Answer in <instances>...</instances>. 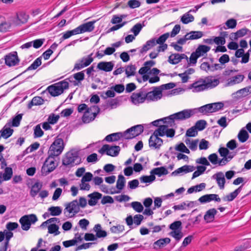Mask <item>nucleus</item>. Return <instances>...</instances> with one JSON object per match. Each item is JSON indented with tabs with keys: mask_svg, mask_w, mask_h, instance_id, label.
<instances>
[{
	"mask_svg": "<svg viewBox=\"0 0 251 251\" xmlns=\"http://www.w3.org/2000/svg\"><path fill=\"white\" fill-rule=\"evenodd\" d=\"M69 87V83L65 80H63L49 86L47 91L51 96L56 97L62 94L64 90L68 89Z\"/></svg>",
	"mask_w": 251,
	"mask_h": 251,
	"instance_id": "nucleus-2",
	"label": "nucleus"
},
{
	"mask_svg": "<svg viewBox=\"0 0 251 251\" xmlns=\"http://www.w3.org/2000/svg\"><path fill=\"white\" fill-rule=\"evenodd\" d=\"M217 213V211L215 208H211L207 210L204 216V219L206 223H210L214 220L215 216Z\"/></svg>",
	"mask_w": 251,
	"mask_h": 251,
	"instance_id": "nucleus-21",
	"label": "nucleus"
},
{
	"mask_svg": "<svg viewBox=\"0 0 251 251\" xmlns=\"http://www.w3.org/2000/svg\"><path fill=\"white\" fill-rule=\"evenodd\" d=\"M77 110L79 113H81L84 110H85L84 113H90L92 111V107H88V106L85 103L80 104L77 107Z\"/></svg>",
	"mask_w": 251,
	"mask_h": 251,
	"instance_id": "nucleus-58",
	"label": "nucleus"
},
{
	"mask_svg": "<svg viewBox=\"0 0 251 251\" xmlns=\"http://www.w3.org/2000/svg\"><path fill=\"white\" fill-rule=\"evenodd\" d=\"M56 157L48 154V157L46 158L42 167L41 172L43 175L47 176L54 171L57 167L58 163L55 162V157Z\"/></svg>",
	"mask_w": 251,
	"mask_h": 251,
	"instance_id": "nucleus-3",
	"label": "nucleus"
},
{
	"mask_svg": "<svg viewBox=\"0 0 251 251\" xmlns=\"http://www.w3.org/2000/svg\"><path fill=\"white\" fill-rule=\"evenodd\" d=\"M168 127V125L159 126V127L154 131L152 135L157 137H162L165 135V130L166 129V128Z\"/></svg>",
	"mask_w": 251,
	"mask_h": 251,
	"instance_id": "nucleus-35",
	"label": "nucleus"
},
{
	"mask_svg": "<svg viewBox=\"0 0 251 251\" xmlns=\"http://www.w3.org/2000/svg\"><path fill=\"white\" fill-rule=\"evenodd\" d=\"M176 150L181 152H184L187 154L190 153V151L187 148L183 143H180L176 146Z\"/></svg>",
	"mask_w": 251,
	"mask_h": 251,
	"instance_id": "nucleus-52",
	"label": "nucleus"
},
{
	"mask_svg": "<svg viewBox=\"0 0 251 251\" xmlns=\"http://www.w3.org/2000/svg\"><path fill=\"white\" fill-rule=\"evenodd\" d=\"M127 5L130 8L134 9L139 7L141 2L139 0H129L127 2Z\"/></svg>",
	"mask_w": 251,
	"mask_h": 251,
	"instance_id": "nucleus-63",
	"label": "nucleus"
},
{
	"mask_svg": "<svg viewBox=\"0 0 251 251\" xmlns=\"http://www.w3.org/2000/svg\"><path fill=\"white\" fill-rule=\"evenodd\" d=\"M125 229V227L123 225H118L114 226L110 228V231L112 233H118L123 231Z\"/></svg>",
	"mask_w": 251,
	"mask_h": 251,
	"instance_id": "nucleus-60",
	"label": "nucleus"
},
{
	"mask_svg": "<svg viewBox=\"0 0 251 251\" xmlns=\"http://www.w3.org/2000/svg\"><path fill=\"white\" fill-rule=\"evenodd\" d=\"M59 226L55 224H50L48 226V232L50 234L54 233L55 235H57L60 233L58 231Z\"/></svg>",
	"mask_w": 251,
	"mask_h": 251,
	"instance_id": "nucleus-45",
	"label": "nucleus"
},
{
	"mask_svg": "<svg viewBox=\"0 0 251 251\" xmlns=\"http://www.w3.org/2000/svg\"><path fill=\"white\" fill-rule=\"evenodd\" d=\"M245 76L243 75H238L228 79L227 85L231 86L243 81Z\"/></svg>",
	"mask_w": 251,
	"mask_h": 251,
	"instance_id": "nucleus-27",
	"label": "nucleus"
},
{
	"mask_svg": "<svg viewBox=\"0 0 251 251\" xmlns=\"http://www.w3.org/2000/svg\"><path fill=\"white\" fill-rule=\"evenodd\" d=\"M155 179V176L151 174V175L143 176L140 177V180L141 182L143 183H151Z\"/></svg>",
	"mask_w": 251,
	"mask_h": 251,
	"instance_id": "nucleus-46",
	"label": "nucleus"
},
{
	"mask_svg": "<svg viewBox=\"0 0 251 251\" xmlns=\"http://www.w3.org/2000/svg\"><path fill=\"white\" fill-rule=\"evenodd\" d=\"M174 116H171V115L165 117L164 118L160 119L161 120V122H163V123H167L168 124V126H172L173 125H174L175 124V120L173 118Z\"/></svg>",
	"mask_w": 251,
	"mask_h": 251,
	"instance_id": "nucleus-51",
	"label": "nucleus"
},
{
	"mask_svg": "<svg viewBox=\"0 0 251 251\" xmlns=\"http://www.w3.org/2000/svg\"><path fill=\"white\" fill-rule=\"evenodd\" d=\"M170 235L173 236L177 241H179L183 237V233L181 230L173 231L171 232Z\"/></svg>",
	"mask_w": 251,
	"mask_h": 251,
	"instance_id": "nucleus-57",
	"label": "nucleus"
},
{
	"mask_svg": "<svg viewBox=\"0 0 251 251\" xmlns=\"http://www.w3.org/2000/svg\"><path fill=\"white\" fill-rule=\"evenodd\" d=\"M142 27L143 25L140 23H138L132 27L130 31L134 33V36H136L139 34Z\"/></svg>",
	"mask_w": 251,
	"mask_h": 251,
	"instance_id": "nucleus-59",
	"label": "nucleus"
},
{
	"mask_svg": "<svg viewBox=\"0 0 251 251\" xmlns=\"http://www.w3.org/2000/svg\"><path fill=\"white\" fill-rule=\"evenodd\" d=\"M41 58L42 57L40 56L35 59L34 62L27 68L25 71L36 69L41 65Z\"/></svg>",
	"mask_w": 251,
	"mask_h": 251,
	"instance_id": "nucleus-41",
	"label": "nucleus"
},
{
	"mask_svg": "<svg viewBox=\"0 0 251 251\" xmlns=\"http://www.w3.org/2000/svg\"><path fill=\"white\" fill-rule=\"evenodd\" d=\"M171 242V239L169 238L166 237L165 238L160 239L155 241L153 244V249L157 250V246L159 248H162L165 244H169Z\"/></svg>",
	"mask_w": 251,
	"mask_h": 251,
	"instance_id": "nucleus-28",
	"label": "nucleus"
},
{
	"mask_svg": "<svg viewBox=\"0 0 251 251\" xmlns=\"http://www.w3.org/2000/svg\"><path fill=\"white\" fill-rule=\"evenodd\" d=\"M44 134V131L42 130L40 125H37L34 128V137L38 138L41 137Z\"/></svg>",
	"mask_w": 251,
	"mask_h": 251,
	"instance_id": "nucleus-55",
	"label": "nucleus"
},
{
	"mask_svg": "<svg viewBox=\"0 0 251 251\" xmlns=\"http://www.w3.org/2000/svg\"><path fill=\"white\" fill-rule=\"evenodd\" d=\"M16 18L22 24H25L27 22L29 15L25 12L20 11L16 13Z\"/></svg>",
	"mask_w": 251,
	"mask_h": 251,
	"instance_id": "nucleus-30",
	"label": "nucleus"
},
{
	"mask_svg": "<svg viewBox=\"0 0 251 251\" xmlns=\"http://www.w3.org/2000/svg\"><path fill=\"white\" fill-rule=\"evenodd\" d=\"M194 20V16L190 14L189 12H187L181 18V21L184 24H187L190 22H192Z\"/></svg>",
	"mask_w": 251,
	"mask_h": 251,
	"instance_id": "nucleus-39",
	"label": "nucleus"
},
{
	"mask_svg": "<svg viewBox=\"0 0 251 251\" xmlns=\"http://www.w3.org/2000/svg\"><path fill=\"white\" fill-rule=\"evenodd\" d=\"M207 125L206 122L204 120H200L198 121L194 126L199 131L203 130Z\"/></svg>",
	"mask_w": 251,
	"mask_h": 251,
	"instance_id": "nucleus-47",
	"label": "nucleus"
},
{
	"mask_svg": "<svg viewBox=\"0 0 251 251\" xmlns=\"http://www.w3.org/2000/svg\"><path fill=\"white\" fill-rule=\"evenodd\" d=\"M136 67L135 65L130 64L126 66L125 73L127 77L133 76L135 74Z\"/></svg>",
	"mask_w": 251,
	"mask_h": 251,
	"instance_id": "nucleus-38",
	"label": "nucleus"
},
{
	"mask_svg": "<svg viewBox=\"0 0 251 251\" xmlns=\"http://www.w3.org/2000/svg\"><path fill=\"white\" fill-rule=\"evenodd\" d=\"M13 175L12 169L11 167H6L4 172L2 175L4 180H8L11 179Z\"/></svg>",
	"mask_w": 251,
	"mask_h": 251,
	"instance_id": "nucleus-42",
	"label": "nucleus"
},
{
	"mask_svg": "<svg viewBox=\"0 0 251 251\" xmlns=\"http://www.w3.org/2000/svg\"><path fill=\"white\" fill-rule=\"evenodd\" d=\"M22 114H18L12 119V126H18L22 119Z\"/></svg>",
	"mask_w": 251,
	"mask_h": 251,
	"instance_id": "nucleus-56",
	"label": "nucleus"
},
{
	"mask_svg": "<svg viewBox=\"0 0 251 251\" xmlns=\"http://www.w3.org/2000/svg\"><path fill=\"white\" fill-rule=\"evenodd\" d=\"M100 224H97L94 227V230L96 232V236L98 238H104L107 236V232L105 230L101 229Z\"/></svg>",
	"mask_w": 251,
	"mask_h": 251,
	"instance_id": "nucleus-32",
	"label": "nucleus"
},
{
	"mask_svg": "<svg viewBox=\"0 0 251 251\" xmlns=\"http://www.w3.org/2000/svg\"><path fill=\"white\" fill-rule=\"evenodd\" d=\"M64 148L63 140L61 138H57L50 147L48 154H50L55 156H58L63 151Z\"/></svg>",
	"mask_w": 251,
	"mask_h": 251,
	"instance_id": "nucleus-5",
	"label": "nucleus"
},
{
	"mask_svg": "<svg viewBox=\"0 0 251 251\" xmlns=\"http://www.w3.org/2000/svg\"><path fill=\"white\" fill-rule=\"evenodd\" d=\"M88 197L90 198L88 200V204L93 206L96 205L98 201L101 198L102 194L98 192H94L89 194Z\"/></svg>",
	"mask_w": 251,
	"mask_h": 251,
	"instance_id": "nucleus-19",
	"label": "nucleus"
},
{
	"mask_svg": "<svg viewBox=\"0 0 251 251\" xmlns=\"http://www.w3.org/2000/svg\"><path fill=\"white\" fill-rule=\"evenodd\" d=\"M170 33L167 32L161 35L157 40L155 38V41L156 44H163L166 40L169 38Z\"/></svg>",
	"mask_w": 251,
	"mask_h": 251,
	"instance_id": "nucleus-53",
	"label": "nucleus"
},
{
	"mask_svg": "<svg viewBox=\"0 0 251 251\" xmlns=\"http://www.w3.org/2000/svg\"><path fill=\"white\" fill-rule=\"evenodd\" d=\"M95 22V21H90L80 25L79 26L81 33L92 31L95 28L94 24Z\"/></svg>",
	"mask_w": 251,
	"mask_h": 251,
	"instance_id": "nucleus-20",
	"label": "nucleus"
},
{
	"mask_svg": "<svg viewBox=\"0 0 251 251\" xmlns=\"http://www.w3.org/2000/svg\"><path fill=\"white\" fill-rule=\"evenodd\" d=\"M199 55L196 52H193L190 56L189 62H188V66H191V64L195 65L197 63V59L199 57Z\"/></svg>",
	"mask_w": 251,
	"mask_h": 251,
	"instance_id": "nucleus-54",
	"label": "nucleus"
},
{
	"mask_svg": "<svg viewBox=\"0 0 251 251\" xmlns=\"http://www.w3.org/2000/svg\"><path fill=\"white\" fill-rule=\"evenodd\" d=\"M208 159L209 160V161L213 164H217L218 163V157L216 153H212L210 154L208 157Z\"/></svg>",
	"mask_w": 251,
	"mask_h": 251,
	"instance_id": "nucleus-64",
	"label": "nucleus"
},
{
	"mask_svg": "<svg viewBox=\"0 0 251 251\" xmlns=\"http://www.w3.org/2000/svg\"><path fill=\"white\" fill-rule=\"evenodd\" d=\"M168 61L170 63L173 65L178 63L180 61H181V59L179 57V54H172L169 57Z\"/></svg>",
	"mask_w": 251,
	"mask_h": 251,
	"instance_id": "nucleus-40",
	"label": "nucleus"
},
{
	"mask_svg": "<svg viewBox=\"0 0 251 251\" xmlns=\"http://www.w3.org/2000/svg\"><path fill=\"white\" fill-rule=\"evenodd\" d=\"M163 140L159 137L151 135L149 140V144L150 148L159 149L162 145Z\"/></svg>",
	"mask_w": 251,
	"mask_h": 251,
	"instance_id": "nucleus-14",
	"label": "nucleus"
},
{
	"mask_svg": "<svg viewBox=\"0 0 251 251\" xmlns=\"http://www.w3.org/2000/svg\"><path fill=\"white\" fill-rule=\"evenodd\" d=\"M114 66V64L112 61H101L98 64L97 67L100 70L109 72L113 70Z\"/></svg>",
	"mask_w": 251,
	"mask_h": 251,
	"instance_id": "nucleus-17",
	"label": "nucleus"
},
{
	"mask_svg": "<svg viewBox=\"0 0 251 251\" xmlns=\"http://www.w3.org/2000/svg\"><path fill=\"white\" fill-rule=\"evenodd\" d=\"M93 53H91L87 57H83L81 59L78 60L75 64L73 71L80 70L84 67L88 66L94 60L92 57Z\"/></svg>",
	"mask_w": 251,
	"mask_h": 251,
	"instance_id": "nucleus-10",
	"label": "nucleus"
},
{
	"mask_svg": "<svg viewBox=\"0 0 251 251\" xmlns=\"http://www.w3.org/2000/svg\"><path fill=\"white\" fill-rule=\"evenodd\" d=\"M251 93V86H249L237 91L234 97L239 99L248 96Z\"/></svg>",
	"mask_w": 251,
	"mask_h": 251,
	"instance_id": "nucleus-24",
	"label": "nucleus"
},
{
	"mask_svg": "<svg viewBox=\"0 0 251 251\" xmlns=\"http://www.w3.org/2000/svg\"><path fill=\"white\" fill-rule=\"evenodd\" d=\"M8 125L9 126H11V124L10 123H7L6 124V125L3 127L2 130H1L0 131V136L1 137H3L5 139H7L9 138L11 135L12 134L14 130L13 129H11L10 127H7V126Z\"/></svg>",
	"mask_w": 251,
	"mask_h": 251,
	"instance_id": "nucleus-25",
	"label": "nucleus"
},
{
	"mask_svg": "<svg viewBox=\"0 0 251 251\" xmlns=\"http://www.w3.org/2000/svg\"><path fill=\"white\" fill-rule=\"evenodd\" d=\"M169 228L174 231L181 230L182 223L180 221H175L170 225Z\"/></svg>",
	"mask_w": 251,
	"mask_h": 251,
	"instance_id": "nucleus-44",
	"label": "nucleus"
},
{
	"mask_svg": "<svg viewBox=\"0 0 251 251\" xmlns=\"http://www.w3.org/2000/svg\"><path fill=\"white\" fill-rule=\"evenodd\" d=\"M243 185H241L239 187L236 189L232 193L228 195H227L225 197L223 198V199L225 201H231L234 200L237 195L240 193L242 189Z\"/></svg>",
	"mask_w": 251,
	"mask_h": 251,
	"instance_id": "nucleus-22",
	"label": "nucleus"
},
{
	"mask_svg": "<svg viewBox=\"0 0 251 251\" xmlns=\"http://www.w3.org/2000/svg\"><path fill=\"white\" fill-rule=\"evenodd\" d=\"M248 31L249 30L247 28H242L237 31L235 33H232L231 37H233L234 40H236L238 38L243 37L247 34Z\"/></svg>",
	"mask_w": 251,
	"mask_h": 251,
	"instance_id": "nucleus-36",
	"label": "nucleus"
},
{
	"mask_svg": "<svg viewBox=\"0 0 251 251\" xmlns=\"http://www.w3.org/2000/svg\"><path fill=\"white\" fill-rule=\"evenodd\" d=\"M251 245L249 241L243 243L242 245L237 246L234 248V251H245L246 249L250 248Z\"/></svg>",
	"mask_w": 251,
	"mask_h": 251,
	"instance_id": "nucleus-48",
	"label": "nucleus"
},
{
	"mask_svg": "<svg viewBox=\"0 0 251 251\" xmlns=\"http://www.w3.org/2000/svg\"><path fill=\"white\" fill-rule=\"evenodd\" d=\"M81 159L79 156L77 151H69L66 155L65 157L62 160V164L64 166H74V165H78L81 163Z\"/></svg>",
	"mask_w": 251,
	"mask_h": 251,
	"instance_id": "nucleus-4",
	"label": "nucleus"
},
{
	"mask_svg": "<svg viewBox=\"0 0 251 251\" xmlns=\"http://www.w3.org/2000/svg\"><path fill=\"white\" fill-rule=\"evenodd\" d=\"M145 88H142L138 93H133L130 97L131 102L134 104L143 103L146 100Z\"/></svg>",
	"mask_w": 251,
	"mask_h": 251,
	"instance_id": "nucleus-13",
	"label": "nucleus"
},
{
	"mask_svg": "<svg viewBox=\"0 0 251 251\" xmlns=\"http://www.w3.org/2000/svg\"><path fill=\"white\" fill-rule=\"evenodd\" d=\"M5 63L9 67L15 66L19 64L20 59L16 51H12L4 56Z\"/></svg>",
	"mask_w": 251,
	"mask_h": 251,
	"instance_id": "nucleus-11",
	"label": "nucleus"
},
{
	"mask_svg": "<svg viewBox=\"0 0 251 251\" xmlns=\"http://www.w3.org/2000/svg\"><path fill=\"white\" fill-rule=\"evenodd\" d=\"M50 211V214L51 216H58L62 213V209L59 206H51L48 209Z\"/></svg>",
	"mask_w": 251,
	"mask_h": 251,
	"instance_id": "nucleus-43",
	"label": "nucleus"
},
{
	"mask_svg": "<svg viewBox=\"0 0 251 251\" xmlns=\"http://www.w3.org/2000/svg\"><path fill=\"white\" fill-rule=\"evenodd\" d=\"M249 138L248 132L244 128H242L238 134V138L241 143L245 142Z\"/></svg>",
	"mask_w": 251,
	"mask_h": 251,
	"instance_id": "nucleus-33",
	"label": "nucleus"
},
{
	"mask_svg": "<svg viewBox=\"0 0 251 251\" xmlns=\"http://www.w3.org/2000/svg\"><path fill=\"white\" fill-rule=\"evenodd\" d=\"M219 83L218 79H213V76H209L205 79L200 78L197 81L191 84L190 89H193V92H199L203 91L208 88H213L217 86Z\"/></svg>",
	"mask_w": 251,
	"mask_h": 251,
	"instance_id": "nucleus-1",
	"label": "nucleus"
},
{
	"mask_svg": "<svg viewBox=\"0 0 251 251\" xmlns=\"http://www.w3.org/2000/svg\"><path fill=\"white\" fill-rule=\"evenodd\" d=\"M84 72L85 71H82L74 74V78L77 81H74L75 86L78 85V83L84 79Z\"/></svg>",
	"mask_w": 251,
	"mask_h": 251,
	"instance_id": "nucleus-34",
	"label": "nucleus"
},
{
	"mask_svg": "<svg viewBox=\"0 0 251 251\" xmlns=\"http://www.w3.org/2000/svg\"><path fill=\"white\" fill-rule=\"evenodd\" d=\"M120 151V147L119 146H110L109 145L105 144L102 146L101 148L98 151V152L101 154L105 153L109 156H117L118 155Z\"/></svg>",
	"mask_w": 251,
	"mask_h": 251,
	"instance_id": "nucleus-9",
	"label": "nucleus"
},
{
	"mask_svg": "<svg viewBox=\"0 0 251 251\" xmlns=\"http://www.w3.org/2000/svg\"><path fill=\"white\" fill-rule=\"evenodd\" d=\"M125 183L126 180L125 177L122 175H119L117 181L116 187L119 190V191L111 192L110 193L113 194L115 193H120V191L122 190L125 187Z\"/></svg>",
	"mask_w": 251,
	"mask_h": 251,
	"instance_id": "nucleus-23",
	"label": "nucleus"
},
{
	"mask_svg": "<svg viewBox=\"0 0 251 251\" xmlns=\"http://www.w3.org/2000/svg\"><path fill=\"white\" fill-rule=\"evenodd\" d=\"M197 129L194 126L189 128L186 133V136L187 137H194L198 134Z\"/></svg>",
	"mask_w": 251,
	"mask_h": 251,
	"instance_id": "nucleus-62",
	"label": "nucleus"
},
{
	"mask_svg": "<svg viewBox=\"0 0 251 251\" xmlns=\"http://www.w3.org/2000/svg\"><path fill=\"white\" fill-rule=\"evenodd\" d=\"M38 220L36 216L34 214L26 215L22 217L19 222L21 225V227L24 230H28L31 224H34Z\"/></svg>",
	"mask_w": 251,
	"mask_h": 251,
	"instance_id": "nucleus-7",
	"label": "nucleus"
},
{
	"mask_svg": "<svg viewBox=\"0 0 251 251\" xmlns=\"http://www.w3.org/2000/svg\"><path fill=\"white\" fill-rule=\"evenodd\" d=\"M59 119V115H56L52 113L49 116L48 121L50 124L54 125L57 122Z\"/></svg>",
	"mask_w": 251,
	"mask_h": 251,
	"instance_id": "nucleus-61",
	"label": "nucleus"
},
{
	"mask_svg": "<svg viewBox=\"0 0 251 251\" xmlns=\"http://www.w3.org/2000/svg\"><path fill=\"white\" fill-rule=\"evenodd\" d=\"M189 34L190 35L189 39H191V40L198 39L201 38L203 36L202 32L200 31H192L189 32Z\"/></svg>",
	"mask_w": 251,
	"mask_h": 251,
	"instance_id": "nucleus-50",
	"label": "nucleus"
},
{
	"mask_svg": "<svg viewBox=\"0 0 251 251\" xmlns=\"http://www.w3.org/2000/svg\"><path fill=\"white\" fill-rule=\"evenodd\" d=\"M131 207L137 212H141L144 209L142 204L138 201H133L131 203Z\"/></svg>",
	"mask_w": 251,
	"mask_h": 251,
	"instance_id": "nucleus-49",
	"label": "nucleus"
},
{
	"mask_svg": "<svg viewBox=\"0 0 251 251\" xmlns=\"http://www.w3.org/2000/svg\"><path fill=\"white\" fill-rule=\"evenodd\" d=\"M144 131V127L142 125H137L127 129L124 131V138L129 140L133 139Z\"/></svg>",
	"mask_w": 251,
	"mask_h": 251,
	"instance_id": "nucleus-6",
	"label": "nucleus"
},
{
	"mask_svg": "<svg viewBox=\"0 0 251 251\" xmlns=\"http://www.w3.org/2000/svg\"><path fill=\"white\" fill-rule=\"evenodd\" d=\"M154 89L155 90L152 91L147 92V91L145 89V94L144 95L146 97V100L148 101H154L159 100L162 98V90L156 87H155Z\"/></svg>",
	"mask_w": 251,
	"mask_h": 251,
	"instance_id": "nucleus-12",
	"label": "nucleus"
},
{
	"mask_svg": "<svg viewBox=\"0 0 251 251\" xmlns=\"http://www.w3.org/2000/svg\"><path fill=\"white\" fill-rule=\"evenodd\" d=\"M198 201L201 203L209 202L212 201H215L217 202L221 201V199L217 194H206L200 197Z\"/></svg>",
	"mask_w": 251,
	"mask_h": 251,
	"instance_id": "nucleus-15",
	"label": "nucleus"
},
{
	"mask_svg": "<svg viewBox=\"0 0 251 251\" xmlns=\"http://www.w3.org/2000/svg\"><path fill=\"white\" fill-rule=\"evenodd\" d=\"M196 113H197V110L195 108L187 109L173 114L171 116H174V120L183 121L189 119Z\"/></svg>",
	"mask_w": 251,
	"mask_h": 251,
	"instance_id": "nucleus-8",
	"label": "nucleus"
},
{
	"mask_svg": "<svg viewBox=\"0 0 251 251\" xmlns=\"http://www.w3.org/2000/svg\"><path fill=\"white\" fill-rule=\"evenodd\" d=\"M65 211H67L70 213H74L75 214L77 213L79 211V207L78 203L76 200H74L68 203L66 205V207L64 209Z\"/></svg>",
	"mask_w": 251,
	"mask_h": 251,
	"instance_id": "nucleus-18",
	"label": "nucleus"
},
{
	"mask_svg": "<svg viewBox=\"0 0 251 251\" xmlns=\"http://www.w3.org/2000/svg\"><path fill=\"white\" fill-rule=\"evenodd\" d=\"M210 47L205 45H200L196 49L195 52L199 55V56H202L204 53H205L209 51Z\"/></svg>",
	"mask_w": 251,
	"mask_h": 251,
	"instance_id": "nucleus-37",
	"label": "nucleus"
},
{
	"mask_svg": "<svg viewBox=\"0 0 251 251\" xmlns=\"http://www.w3.org/2000/svg\"><path fill=\"white\" fill-rule=\"evenodd\" d=\"M197 110V113L199 112L203 114H206L208 113H213L212 105L211 103L205 104L199 108H195Z\"/></svg>",
	"mask_w": 251,
	"mask_h": 251,
	"instance_id": "nucleus-29",
	"label": "nucleus"
},
{
	"mask_svg": "<svg viewBox=\"0 0 251 251\" xmlns=\"http://www.w3.org/2000/svg\"><path fill=\"white\" fill-rule=\"evenodd\" d=\"M169 173L168 171L165 167L155 168L151 171V174L161 176L162 175H166Z\"/></svg>",
	"mask_w": 251,
	"mask_h": 251,
	"instance_id": "nucleus-26",
	"label": "nucleus"
},
{
	"mask_svg": "<svg viewBox=\"0 0 251 251\" xmlns=\"http://www.w3.org/2000/svg\"><path fill=\"white\" fill-rule=\"evenodd\" d=\"M42 187V183L38 182H36V183H35V184L32 186L30 192V194L31 196L32 197H34L35 196H36L38 192L40 191V190L41 189Z\"/></svg>",
	"mask_w": 251,
	"mask_h": 251,
	"instance_id": "nucleus-31",
	"label": "nucleus"
},
{
	"mask_svg": "<svg viewBox=\"0 0 251 251\" xmlns=\"http://www.w3.org/2000/svg\"><path fill=\"white\" fill-rule=\"evenodd\" d=\"M212 178L216 180L218 185L220 189L223 190L225 188L226 179L223 172H219L216 173L212 176Z\"/></svg>",
	"mask_w": 251,
	"mask_h": 251,
	"instance_id": "nucleus-16",
	"label": "nucleus"
}]
</instances>
